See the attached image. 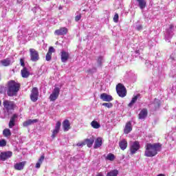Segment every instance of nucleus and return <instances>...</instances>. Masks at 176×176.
Segmentation results:
<instances>
[{
  "instance_id": "nucleus-6",
  "label": "nucleus",
  "mask_w": 176,
  "mask_h": 176,
  "mask_svg": "<svg viewBox=\"0 0 176 176\" xmlns=\"http://www.w3.org/2000/svg\"><path fill=\"white\" fill-rule=\"evenodd\" d=\"M30 60L34 63H36L39 60V53L34 48L30 49Z\"/></svg>"
},
{
  "instance_id": "nucleus-40",
  "label": "nucleus",
  "mask_w": 176,
  "mask_h": 176,
  "mask_svg": "<svg viewBox=\"0 0 176 176\" xmlns=\"http://www.w3.org/2000/svg\"><path fill=\"white\" fill-rule=\"evenodd\" d=\"M88 72H89V74H94V72H97V68L94 67L92 69H89Z\"/></svg>"
},
{
  "instance_id": "nucleus-11",
  "label": "nucleus",
  "mask_w": 176,
  "mask_h": 176,
  "mask_svg": "<svg viewBox=\"0 0 176 176\" xmlns=\"http://www.w3.org/2000/svg\"><path fill=\"white\" fill-rule=\"evenodd\" d=\"M26 164H27V162L25 161L16 163L14 165V168L15 170H18L19 171H21V170H23Z\"/></svg>"
},
{
  "instance_id": "nucleus-9",
  "label": "nucleus",
  "mask_w": 176,
  "mask_h": 176,
  "mask_svg": "<svg viewBox=\"0 0 176 176\" xmlns=\"http://www.w3.org/2000/svg\"><path fill=\"white\" fill-rule=\"evenodd\" d=\"M13 155V153L12 151H4L1 152L0 154V159L5 162V160H8V159H10Z\"/></svg>"
},
{
  "instance_id": "nucleus-42",
  "label": "nucleus",
  "mask_w": 176,
  "mask_h": 176,
  "mask_svg": "<svg viewBox=\"0 0 176 176\" xmlns=\"http://www.w3.org/2000/svg\"><path fill=\"white\" fill-rule=\"evenodd\" d=\"M85 141H84V142L78 143V144H76V146H85Z\"/></svg>"
},
{
  "instance_id": "nucleus-7",
  "label": "nucleus",
  "mask_w": 176,
  "mask_h": 176,
  "mask_svg": "<svg viewBox=\"0 0 176 176\" xmlns=\"http://www.w3.org/2000/svg\"><path fill=\"white\" fill-rule=\"evenodd\" d=\"M38 97H39V91L36 87H33L30 94L31 101L36 102L38 101Z\"/></svg>"
},
{
  "instance_id": "nucleus-5",
  "label": "nucleus",
  "mask_w": 176,
  "mask_h": 176,
  "mask_svg": "<svg viewBox=\"0 0 176 176\" xmlns=\"http://www.w3.org/2000/svg\"><path fill=\"white\" fill-rule=\"evenodd\" d=\"M3 105L7 112H10V111H13L15 107L14 102L10 100H4L3 102Z\"/></svg>"
},
{
  "instance_id": "nucleus-18",
  "label": "nucleus",
  "mask_w": 176,
  "mask_h": 176,
  "mask_svg": "<svg viewBox=\"0 0 176 176\" xmlns=\"http://www.w3.org/2000/svg\"><path fill=\"white\" fill-rule=\"evenodd\" d=\"M37 122H38L37 119H35V120L30 119V120L25 121L23 123V127H28V126H31V124H34V123H37Z\"/></svg>"
},
{
  "instance_id": "nucleus-4",
  "label": "nucleus",
  "mask_w": 176,
  "mask_h": 176,
  "mask_svg": "<svg viewBox=\"0 0 176 176\" xmlns=\"http://www.w3.org/2000/svg\"><path fill=\"white\" fill-rule=\"evenodd\" d=\"M140 148H141V146L140 145V142L138 141L131 142L130 143L131 155H135V153H137Z\"/></svg>"
},
{
  "instance_id": "nucleus-48",
  "label": "nucleus",
  "mask_w": 176,
  "mask_h": 176,
  "mask_svg": "<svg viewBox=\"0 0 176 176\" xmlns=\"http://www.w3.org/2000/svg\"><path fill=\"white\" fill-rule=\"evenodd\" d=\"M97 176H103L102 174L99 173Z\"/></svg>"
},
{
  "instance_id": "nucleus-16",
  "label": "nucleus",
  "mask_w": 176,
  "mask_h": 176,
  "mask_svg": "<svg viewBox=\"0 0 176 176\" xmlns=\"http://www.w3.org/2000/svg\"><path fill=\"white\" fill-rule=\"evenodd\" d=\"M94 140H95V138L92 136L89 139H85L84 140V142L85 145L88 146V148H91V146H93V144H94Z\"/></svg>"
},
{
  "instance_id": "nucleus-34",
  "label": "nucleus",
  "mask_w": 176,
  "mask_h": 176,
  "mask_svg": "<svg viewBox=\"0 0 176 176\" xmlns=\"http://www.w3.org/2000/svg\"><path fill=\"white\" fill-rule=\"evenodd\" d=\"M107 176H118V170H112L111 172H109L107 174Z\"/></svg>"
},
{
  "instance_id": "nucleus-30",
  "label": "nucleus",
  "mask_w": 176,
  "mask_h": 176,
  "mask_svg": "<svg viewBox=\"0 0 176 176\" xmlns=\"http://www.w3.org/2000/svg\"><path fill=\"white\" fill-rule=\"evenodd\" d=\"M96 61L98 63V67H101L102 65V63L104 61V57L102 56H98V58L96 59Z\"/></svg>"
},
{
  "instance_id": "nucleus-44",
  "label": "nucleus",
  "mask_w": 176,
  "mask_h": 176,
  "mask_svg": "<svg viewBox=\"0 0 176 176\" xmlns=\"http://www.w3.org/2000/svg\"><path fill=\"white\" fill-rule=\"evenodd\" d=\"M80 19H82V16H80V15H77V16L75 17V21H79V20H80Z\"/></svg>"
},
{
  "instance_id": "nucleus-43",
  "label": "nucleus",
  "mask_w": 176,
  "mask_h": 176,
  "mask_svg": "<svg viewBox=\"0 0 176 176\" xmlns=\"http://www.w3.org/2000/svg\"><path fill=\"white\" fill-rule=\"evenodd\" d=\"M20 63H21V67H23V68H24V67H25V64L24 63V59L21 58V59H20Z\"/></svg>"
},
{
  "instance_id": "nucleus-45",
  "label": "nucleus",
  "mask_w": 176,
  "mask_h": 176,
  "mask_svg": "<svg viewBox=\"0 0 176 176\" xmlns=\"http://www.w3.org/2000/svg\"><path fill=\"white\" fill-rule=\"evenodd\" d=\"M137 30L138 31H141V30H142V25H139L138 26H137Z\"/></svg>"
},
{
  "instance_id": "nucleus-31",
  "label": "nucleus",
  "mask_w": 176,
  "mask_h": 176,
  "mask_svg": "<svg viewBox=\"0 0 176 176\" xmlns=\"http://www.w3.org/2000/svg\"><path fill=\"white\" fill-rule=\"evenodd\" d=\"M153 105H154L155 109H157V108H159V107H160V100L159 99L155 98L154 100Z\"/></svg>"
},
{
  "instance_id": "nucleus-29",
  "label": "nucleus",
  "mask_w": 176,
  "mask_h": 176,
  "mask_svg": "<svg viewBox=\"0 0 176 176\" xmlns=\"http://www.w3.org/2000/svg\"><path fill=\"white\" fill-rule=\"evenodd\" d=\"M3 135H4V137H10V135H12V132H10V129H5L3 131Z\"/></svg>"
},
{
  "instance_id": "nucleus-12",
  "label": "nucleus",
  "mask_w": 176,
  "mask_h": 176,
  "mask_svg": "<svg viewBox=\"0 0 176 176\" xmlns=\"http://www.w3.org/2000/svg\"><path fill=\"white\" fill-rule=\"evenodd\" d=\"M60 54L62 63H67V61H68V58H69V53L65 51H62Z\"/></svg>"
},
{
  "instance_id": "nucleus-22",
  "label": "nucleus",
  "mask_w": 176,
  "mask_h": 176,
  "mask_svg": "<svg viewBox=\"0 0 176 176\" xmlns=\"http://www.w3.org/2000/svg\"><path fill=\"white\" fill-rule=\"evenodd\" d=\"M139 8L144 10L145 8H146V1L145 0H137Z\"/></svg>"
},
{
  "instance_id": "nucleus-50",
  "label": "nucleus",
  "mask_w": 176,
  "mask_h": 176,
  "mask_svg": "<svg viewBox=\"0 0 176 176\" xmlns=\"http://www.w3.org/2000/svg\"><path fill=\"white\" fill-rule=\"evenodd\" d=\"M59 9H61V8H59Z\"/></svg>"
},
{
  "instance_id": "nucleus-21",
  "label": "nucleus",
  "mask_w": 176,
  "mask_h": 176,
  "mask_svg": "<svg viewBox=\"0 0 176 176\" xmlns=\"http://www.w3.org/2000/svg\"><path fill=\"white\" fill-rule=\"evenodd\" d=\"M1 63L3 67H9V65L12 64V59L10 58H8L1 60Z\"/></svg>"
},
{
  "instance_id": "nucleus-28",
  "label": "nucleus",
  "mask_w": 176,
  "mask_h": 176,
  "mask_svg": "<svg viewBox=\"0 0 176 176\" xmlns=\"http://www.w3.org/2000/svg\"><path fill=\"white\" fill-rule=\"evenodd\" d=\"M91 126L93 127V129H100V127H101V124H100V123L96 120H94L91 122Z\"/></svg>"
},
{
  "instance_id": "nucleus-35",
  "label": "nucleus",
  "mask_w": 176,
  "mask_h": 176,
  "mask_svg": "<svg viewBox=\"0 0 176 176\" xmlns=\"http://www.w3.org/2000/svg\"><path fill=\"white\" fill-rule=\"evenodd\" d=\"M60 129H61V122L58 121L56 124L55 129L60 130Z\"/></svg>"
},
{
  "instance_id": "nucleus-23",
  "label": "nucleus",
  "mask_w": 176,
  "mask_h": 176,
  "mask_svg": "<svg viewBox=\"0 0 176 176\" xmlns=\"http://www.w3.org/2000/svg\"><path fill=\"white\" fill-rule=\"evenodd\" d=\"M133 130V127L131 126V122H129L126 124L125 128H124V133L125 134H129Z\"/></svg>"
},
{
  "instance_id": "nucleus-41",
  "label": "nucleus",
  "mask_w": 176,
  "mask_h": 176,
  "mask_svg": "<svg viewBox=\"0 0 176 176\" xmlns=\"http://www.w3.org/2000/svg\"><path fill=\"white\" fill-rule=\"evenodd\" d=\"M0 146H6V140H0Z\"/></svg>"
},
{
  "instance_id": "nucleus-13",
  "label": "nucleus",
  "mask_w": 176,
  "mask_h": 176,
  "mask_svg": "<svg viewBox=\"0 0 176 176\" xmlns=\"http://www.w3.org/2000/svg\"><path fill=\"white\" fill-rule=\"evenodd\" d=\"M67 32H68V29L67 28H61L59 30H55V35L61 36L66 35Z\"/></svg>"
},
{
  "instance_id": "nucleus-15",
  "label": "nucleus",
  "mask_w": 176,
  "mask_h": 176,
  "mask_svg": "<svg viewBox=\"0 0 176 176\" xmlns=\"http://www.w3.org/2000/svg\"><path fill=\"white\" fill-rule=\"evenodd\" d=\"M148 116V110L146 109H143L140 111L138 118L141 120L145 119Z\"/></svg>"
},
{
  "instance_id": "nucleus-46",
  "label": "nucleus",
  "mask_w": 176,
  "mask_h": 176,
  "mask_svg": "<svg viewBox=\"0 0 176 176\" xmlns=\"http://www.w3.org/2000/svg\"><path fill=\"white\" fill-rule=\"evenodd\" d=\"M135 54H140V50L135 51Z\"/></svg>"
},
{
  "instance_id": "nucleus-2",
  "label": "nucleus",
  "mask_w": 176,
  "mask_h": 176,
  "mask_svg": "<svg viewBox=\"0 0 176 176\" xmlns=\"http://www.w3.org/2000/svg\"><path fill=\"white\" fill-rule=\"evenodd\" d=\"M7 94L9 97L17 96V93L20 90V85L16 81L11 80L7 83Z\"/></svg>"
},
{
  "instance_id": "nucleus-38",
  "label": "nucleus",
  "mask_w": 176,
  "mask_h": 176,
  "mask_svg": "<svg viewBox=\"0 0 176 176\" xmlns=\"http://www.w3.org/2000/svg\"><path fill=\"white\" fill-rule=\"evenodd\" d=\"M45 60H46V61H50V60H52V54H48V52H47L45 56Z\"/></svg>"
},
{
  "instance_id": "nucleus-26",
  "label": "nucleus",
  "mask_w": 176,
  "mask_h": 176,
  "mask_svg": "<svg viewBox=\"0 0 176 176\" xmlns=\"http://www.w3.org/2000/svg\"><path fill=\"white\" fill-rule=\"evenodd\" d=\"M139 97H140V94L135 96L131 100V102L128 104V107L131 108V107H133L134 105V104H135V102H137V100H138Z\"/></svg>"
},
{
  "instance_id": "nucleus-19",
  "label": "nucleus",
  "mask_w": 176,
  "mask_h": 176,
  "mask_svg": "<svg viewBox=\"0 0 176 176\" xmlns=\"http://www.w3.org/2000/svg\"><path fill=\"white\" fill-rule=\"evenodd\" d=\"M63 127L64 131H68V130L71 129V124L69 123V120H65L63 122Z\"/></svg>"
},
{
  "instance_id": "nucleus-47",
  "label": "nucleus",
  "mask_w": 176,
  "mask_h": 176,
  "mask_svg": "<svg viewBox=\"0 0 176 176\" xmlns=\"http://www.w3.org/2000/svg\"><path fill=\"white\" fill-rule=\"evenodd\" d=\"M157 176H164L163 174H159Z\"/></svg>"
},
{
  "instance_id": "nucleus-39",
  "label": "nucleus",
  "mask_w": 176,
  "mask_h": 176,
  "mask_svg": "<svg viewBox=\"0 0 176 176\" xmlns=\"http://www.w3.org/2000/svg\"><path fill=\"white\" fill-rule=\"evenodd\" d=\"M113 21L114 23H118L119 21V14H116L113 16Z\"/></svg>"
},
{
  "instance_id": "nucleus-36",
  "label": "nucleus",
  "mask_w": 176,
  "mask_h": 176,
  "mask_svg": "<svg viewBox=\"0 0 176 176\" xmlns=\"http://www.w3.org/2000/svg\"><path fill=\"white\" fill-rule=\"evenodd\" d=\"M55 52H56V50H54V47H50L47 53L52 55V54L53 53H54Z\"/></svg>"
},
{
  "instance_id": "nucleus-37",
  "label": "nucleus",
  "mask_w": 176,
  "mask_h": 176,
  "mask_svg": "<svg viewBox=\"0 0 176 176\" xmlns=\"http://www.w3.org/2000/svg\"><path fill=\"white\" fill-rule=\"evenodd\" d=\"M102 105H103V107H106V108H112V107H113V104L111 102H109V103H103Z\"/></svg>"
},
{
  "instance_id": "nucleus-25",
  "label": "nucleus",
  "mask_w": 176,
  "mask_h": 176,
  "mask_svg": "<svg viewBox=\"0 0 176 176\" xmlns=\"http://www.w3.org/2000/svg\"><path fill=\"white\" fill-rule=\"evenodd\" d=\"M119 146L122 151H124L127 148V141L126 140H122L119 142Z\"/></svg>"
},
{
  "instance_id": "nucleus-10",
  "label": "nucleus",
  "mask_w": 176,
  "mask_h": 176,
  "mask_svg": "<svg viewBox=\"0 0 176 176\" xmlns=\"http://www.w3.org/2000/svg\"><path fill=\"white\" fill-rule=\"evenodd\" d=\"M100 98L102 101H105L107 102H111L113 100V98H112V96L108 95L106 93L101 94L100 96Z\"/></svg>"
},
{
  "instance_id": "nucleus-14",
  "label": "nucleus",
  "mask_w": 176,
  "mask_h": 176,
  "mask_svg": "<svg viewBox=\"0 0 176 176\" xmlns=\"http://www.w3.org/2000/svg\"><path fill=\"white\" fill-rule=\"evenodd\" d=\"M174 29L173 25H169V29L166 31V34L165 36L166 39H170V38H173V30Z\"/></svg>"
},
{
  "instance_id": "nucleus-20",
  "label": "nucleus",
  "mask_w": 176,
  "mask_h": 176,
  "mask_svg": "<svg viewBox=\"0 0 176 176\" xmlns=\"http://www.w3.org/2000/svg\"><path fill=\"white\" fill-rule=\"evenodd\" d=\"M102 145V138H98L94 142V148L98 149V148H100Z\"/></svg>"
},
{
  "instance_id": "nucleus-3",
  "label": "nucleus",
  "mask_w": 176,
  "mask_h": 176,
  "mask_svg": "<svg viewBox=\"0 0 176 176\" xmlns=\"http://www.w3.org/2000/svg\"><path fill=\"white\" fill-rule=\"evenodd\" d=\"M116 91L117 94L119 96V97H126V94H127V91L126 90V87L123 84L119 83L116 85Z\"/></svg>"
},
{
  "instance_id": "nucleus-51",
  "label": "nucleus",
  "mask_w": 176,
  "mask_h": 176,
  "mask_svg": "<svg viewBox=\"0 0 176 176\" xmlns=\"http://www.w3.org/2000/svg\"><path fill=\"white\" fill-rule=\"evenodd\" d=\"M0 105H1V101H0Z\"/></svg>"
},
{
  "instance_id": "nucleus-1",
  "label": "nucleus",
  "mask_w": 176,
  "mask_h": 176,
  "mask_svg": "<svg viewBox=\"0 0 176 176\" xmlns=\"http://www.w3.org/2000/svg\"><path fill=\"white\" fill-rule=\"evenodd\" d=\"M144 156L146 157H153L157 155V152L162 149V145L159 143L151 144L148 143L145 146Z\"/></svg>"
},
{
  "instance_id": "nucleus-8",
  "label": "nucleus",
  "mask_w": 176,
  "mask_h": 176,
  "mask_svg": "<svg viewBox=\"0 0 176 176\" xmlns=\"http://www.w3.org/2000/svg\"><path fill=\"white\" fill-rule=\"evenodd\" d=\"M58 96H60V89L58 87H55L50 96V101H56L57 98H58Z\"/></svg>"
},
{
  "instance_id": "nucleus-27",
  "label": "nucleus",
  "mask_w": 176,
  "mask_h": 176,
  "mask_svg": "<svg viewBox=\"0 0 176 176\" xmlns=\"http://www.w3.org/2000/svg\"><path fill=\"white\" fill-rule=\"evenodd\" d=\"M43 160H45V155H41L38 162L36 164V168H41V164H42Z\"/></svg>"
},
{
  "instance_id": "nucleus-17",
  "label": "nucleus",
  "mask_w": 176,
  "mask_h": 176,
  "mask_svg": "<svg viewBox=\"0 0 176 176\" xmlns=\"http://www.w3.org/2000/svg\"><path fill=\"white\" fill-rule=\"evenodd\" d=\"M17 118V114H14L10 120V122L8 124L9 128L10 129H13V127H14L15 125V122H16V118Z\"/></svg>"
},
{
  "instance_id": "nucleus-24",
  "label": "nucleus",
  "mask_w": 176,
  "mask_h": 176,
  "mask_svg": "<svg viewBox=\"0 0 176 176\" xmlns=\"http://www.w3.org/2000/svg\"><path fill=\"white\" fill-rule=\"evenodd\" d=\"M21 72L22 78H28V76H30V72L28 71V69H27V67H23Z\"/></svg>"
},
{
  "instance_id": "nucleus-32",
  "label": "nucleus",
  "mask_w": 176,
  "mask_h": 176,
  "mask_svg": "<svg viewBox=\"0 0 176 176\" xmlns=\"http://www.w3.org/2000/svg\"><path fill=\"white\" fill-rule=\"evenodd\" d=\"M106 159L107 160H110L111 162H113V160H115V155L112 153H109L106 157Z\"/></svg>"
},
{
  "instance_id": "nucleus-33",
  "label": "nucleus",
  "mask_w": 176,
  "mask_h": 176,
  "mask_svg": "<svg viewBox=\"0 0 176 176\" xmlns=\"http://www.w3.org/2000/svg\"><path fill=\"white\" fill-rule=\"evenodd\" d=\"M60 133V129H54L52 131V138H56V135H57Z\"/></svg>"
},
{
  "instance_id": "nucleus-49",
  "label": "nucleus",
  "mask_w": 176,
  "mask_h": 176,
  "mask_svg": "<svg viewBox=\"0 0 176 176\" xmlns=\"http://www.w3.org/2000/svg\"><path fill=\"white\" fill-rule=\"evenodd\" d=\"M0 80H1V74H0Z\"/></svg>"
}]
</instances>
